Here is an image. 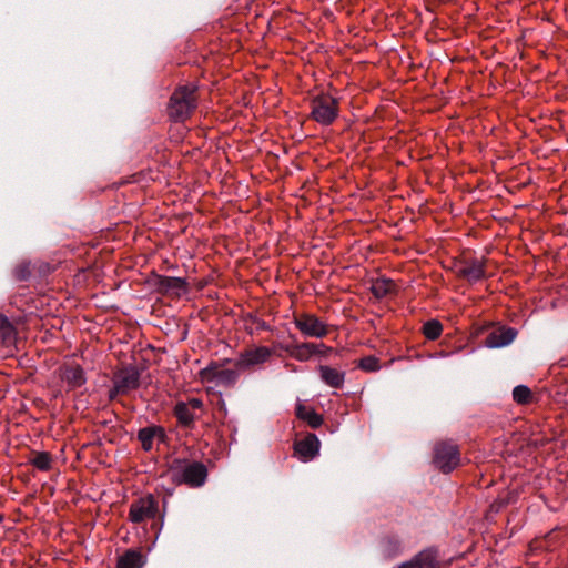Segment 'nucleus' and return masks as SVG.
I'll list each match as a JSON object with an SVG mask.
<instances>
[{
    "label": "nucleus",
    "mask_w": 568,
    "mask_h": 568,
    "mask_svg": "<svg viewBox=\"0 0 568 568\" xmlns=\"http://www.w3.org/2000/svg\"><path fill=\"white\" fill-rule=\"evenodd\" d=\"M485 260L471 258L460 262L456 266V274L470 283H477L486 276Z\"/></svg>",
    "instance_id": "10"
},
{
    "label": "nucleus",
    "mask_w": 568,
    "mask_h": 568,
    "mask_svg": "<svg viewBox=\"0 0 568 568\" xmlns=\"http://www.w3.org/2000/svg\"><path fill=\"white\" fill-rule=\"evenodd\" d=\"M311 108V118L322 125L332 124L338 116V101L329 94L314 97Z\"/></svg>",
    "instance_id": "3"
},
{
    "label": "nucleus",
    "mask_w": 568,
    "mask_h": 568,
    "mask_svg": "<svg viewBox=\"0 0 568 568\" xmlns=\"http://www.w3.org/2000/svg\"><path fill=\"white\" fill-rule=\"evenodd\" d=\"M290 355L298 361H307L315 353V345L312 343H304L296 346L285 348Z\"/></svg>",
    "instance_id": "22"
},
{
    "label": "nucleus",
    "mask_w": 568,
    "mask_h": 568,
    "mask_svg": "<svg viewBox=\"0 0 568 568\" xmlns=\"http://www.w3.org/2000/svg\"><path fill=\"white\" fill-rule=\"evenodd\" d=\"M358 366L366 372H376L379 369V361L374 356H366L359 361Z\"/></svg>",
    "instance_id": "27"
},
{
    "label": "nucleus",
    "mask_w": 568,
    "mask_h": 568,
    "mask_svg": "<svg viewBox=\"0 0 568 568\" xmlns=\"http://www.w3.org/2000/svg\"><path fill=\"white\" fill-rule=\"evenodd\" d=\"M398 568H438L437 550L434 548L423 549L410 560L400 564Z\"/></svg>",
    "instance_id": "12"
},
{
    "label": "nucleus",
    "mask_w": 568,
    "mask_h": 568,
    "mask_svg": "<svg viewBox=\"0 0 568 568\" xmlns=\"http://www.w3.org/2000/svg\"><path fill=\"white\" fill-rule=\"evenodd\" d=\"M434 465L443 473L454 470L460 463V453L453 442H439L434 447Z\"/></svg>",
    "instance_id": "5"
},
{
    "label": "nucleus",
    "mask_w": 568,
    "mask_h": 568,
    "mask_svg": "<svg viewBox=\"0 0 568 568\" xmlns=\"http://www.w3.org/2000/svg\"><path fill=\"white\" fill-rule=\"evenodd\" d=\"M16 277L20 281L27 280L31 275V268L29 263L19 265L14 271Z\"/></svg>",
    "instance_id": "28"
},
{
    "label": "nucleus",
    "mask_w": 568,
    "mask_h": 568,
    "mask_svg": "<svg viewBox=\"0 0 568 568\" xmlns=\"http://www.w3.org/2000/svg\"><path fill=\"white\" fill-rule=\"evenodd\" d=\"M60 376L70 388L81 387L87 382L84 371L78 364L68 365L61 368Z\"/></svg>",
    "instance_id": "15"
},
{
    "label": "nucleus",
    "mask_w": 568,
    "mask_h": 568,
    "mask_svg": "<svg viewBox=\"0 0 568 568\" xmlns=\"http://www.w3.org/2000/svg\"><path fill=\"white\" fill-rule=\"evenodd\" d=\"M3 520V515L0 514V523Z\"/></svg>",
    "instance_id": "29"
},
{
    "label": "nucleus",
    "mask_w": 568,
    "mask_h": 568,
    "mask_svg": "<svg viewBox=\"0 0 568 568\" xmlns=\"http://www.w3.org/2000/svg\"><path fill=\"white\" fill-rule=\"evenodd\" d=\"M199 378L205 384L233 387L239 379V373L234 369L223 368V365L217 362H212L199 372Z\"/></svg>",
    "instance_id": "4"
},
{
    "label": "nucleus",
    "mask_w": 568,
    "mask_h": 568,
    "mask_svg": "<svg viewBox=\"0 0 568 568\" xmlns=\"http://www.w3.org/2000/svg\"><path fill=\"white\" fill-rule=\"evenodd\" d=\"M296 328L307 337L322 338L328 334V326L318 317L310 313H301L294 316Z\"/></svg>",
    "instance_id": "7"
},
{
    "label": "nucleus",
    "mask_w": 568,
    "mask_h": 568,
    "mask_svg": "<svg viewBox=\"0 0 568 568\" xmlns=\"http://www.w3.org/2000/svg\"><path fill=\"white\" fill-rule=\"evenodd\" d=\"M296 416L306 422L312 428H318L323 424V416L321 414L302 404L296 406Z\"/></svg>",
    "instance_id": "18"
},
{
    "label": "nucleus",
    "mask_w": 568,
    "mask_h": 568,
    "mask_svg": "<svg viewBox=\"0 0 568 568\" xmlns=\"http://www.w3.org/2000/svg\"><path fill=\"white\" fill-rule=\"evenodd\" d=\"M517 335V331L511 327H498L491 331L485 339V345L489 348H499L510 344Z\"/></svg>",
    "instance_id": "14"
},
{
    "label": "nucleus",
    "mask_w": 568,
    "mask_h": 568,
    "mask_svg": "<svg viewBox=\"0 0 568 568\" xmlns=\"http://www.w3.org/2000/svg\"><path fill=\"white\" fill-rule=\"evenodd\" d=\"M295 454L302 462L312 460L320 450V440L314 434L307 435L294 445Z\"/></svg>",
    "instance_id": "13"
},
{
    "label": "nucleus",
    "mask_w": 568,
    "mask_h": 568,
    "mask_svg": "<svg viewBox=\"0 0 568 568\" xmlns=\"http://www.w3.org/2000/svg\"><path fill=\"white\" fill-rule=\"evenodd\" d=\"M160 509L159 499L152 494L142 495L129 506L128 520L139 525L156 518H163Z\"/></svg>",
    "instance_id": "2"
},
{
    "label": "nucleus",
    "mask_w": 568,
    "mask_h": 568,
    "mask_svg": "<svg viewBox=\"0 0 568 568\" xmlns=\"http://www.w3.org/2000/svg\"><path fill=\"white\" fill-rule=\"evenodd\" d=\"M318 374L322 382L332 388H342L345 383V372L342 369L328 365H320Z\"/></svg>",
    "instance_id": "16"
},
{
    "label": "nucleus",
    "mask_w": 568,
    "mask_h": 568,
    "mask_svg": "<svg viewBox=\"0 0 568 568\" xmlns=\"http://www.w3.org/2000/svg\"><path fill=\"white\" fill-rule=\"evenodd\" d=\"M272 351L266 346H258L255 348L242 352L236 361V367L241 369L248 368L268 361Z\"/></svg>",
    "instance_id": "11"
},
{
    "label": "nucleus",
    "mask_w": 568,
    "mask_h": 568,
    "mask_svg": "<svg viewBox=\"0 0 568 568\" xmlns=\"http://www.w3.org/2000/svg\"><path fill=\"white\" fill-rule=\"evenodd\" d=\"M113 383L114 386L110 390V398H114L118 394H126L136 389L140 385V374L135 367H125L114 376Z\"/></svg>",
    "instance_id": "8"
},
{
    "label": "nucleus",
    "mask_w": 568,
    "mask_h": 568,
    "mask_svg": "<svg viewBox=\"0 0 568 568\" xmlns=\"http://www.w3.org/2000/svg\"><path fill=\"white\" fill-rule=\"evenodd\" d=\"M30 463L37 469L47 471L52 466V457L51 454L48 452H37L33 454L32 458L30 459Z\"/></svg>",
    "instance_id": "24"
},
{
    "label": "nucleus",
    "mask_w": 568,
    "mask_h": 568,
    "mask_svg": "<svg viewBox=\"0 0 568 568\" xmlns=\"http://www.w3.org/2000/svg\"><path fill=\"white\" fill-rule=\"evenodd\" d=\"M443 332V325L439 321L432 320L424 324L423 334L427 339L435 341L437 339Z\"/></svg>",
    "instance_id": "25"
},
{
    "label": "nucleus",
    "mask_w": 568,
    "mask_h": 568,
    "mask_svg": "<svg viewBox=\"0 0 568 568\" xmlns=\"http://www.w3.org/2000/svg\"><path fill=\"white\" fill-rule=\"evenodd\" d=\"M155 436H164L163 429L161 427H144L139 430L138 438L141 442L142 448L145 452L152 449Z\"/></svg>",
    "instance_id": "19"
},
{
    "label": "nucleus",
    "mask_w": 568,
    "mask_h": 568,
    "mask_svg": "<svg viewBox=\"0 0 568 568\" xmlns=\"http://www.w3.org/2000/svg\"><path fill=\"white\" fill-rule=\"evenodd\" d=\"M160 287L165 292L186 291V282L181 277L161 276L159 280Z\"/></svg>",
    "instance_id": "20"
},
{
    "label": "nucleus",
    "mask_w": 568,
    "mask_h": 568,
    "mask_svg": "<svg viewBox=\"0 0 568 568\" xmlns=\"http://www.w3.org/2000/svg\"><path fill=\"white\" fill-rule=\"evenodd\" d=\"M197 87L193 83L180 85L168 103V115L175 122L185 121L197 106Z\"/></svg>",
    "instance_id": "1"
},
{
    "label": "nucleus",
    "mask_w": 568,
    "mask_h": 568,
    "mask_svg": "<svg viewBox=\"0 0 568 568\" xmlns=\"http://www.w3.org/2000/svg\"><path fill=\"white\" fill-rule=\"evenodd\" d=\"M144 565V558L139 550H126L116 562V568H142Z\"/></svg>",
    "instance_id": "17"
},
{
    "label": "nucleus",
    "mask_w": 568,
    "mask_h": 568,
    "mask_svg": "<svg viewBox=\"0 0 568 568\" xmlns=\"http://www.w3.org/2000/svg\"><path fill=\"white\" fill-rule=\"evenodd\" d=\"M395 290V284L388 278H377L372 283L371 291L377 298H383Z\"/></svg>",
    "instance_id": "21"
},
{
    "label": "nucleus",
    "mask_w": 568,
    "mask_h": 568,
    "mask_svg": "<svg viewBox=\"0 0 568 568\" xmlns=\"http://www.w3.org/2000/svg\"><path fill=\"white\" fill-rule=\"evenodd\" d=\"M174 477L176 483H183L191 487H200L205 483L207 469L199 462H178V466L174 467Z\"/></svg>",
    "instance_id": "6"
},
{
    "label": "nucleus",
    "mask_w": 568,
    "mask_h": 568,
    "mask_svg": "<svg viewBox=\"0 0 568 568\" xmlns=\"http://www.w3.org/2000/svg\"><path fill=\"white\" fill-rule=\"evenodd\" d=\"M203 408V402L199 398H191L186 402H179L174 406V415L182 427L192 428L197 415L196 412Z\"/></svg>",
    "instance_id": "9"
},
{
    "label": "nucleus",
    "mask_w": 568,
    "mask_h": 568,
    "mask_svg": "<svg viewBox=\"0 0 568 568\" xmlns=\"http://www.w3.org/2000/svg\"><path fill=\"white\" fill-rule=\"evenodd\" d=\"M513 398L517 404H529L532 400V393L529 387L518 385L513 390Z\"/></svg>",
    "instance_id": "26"
},
{
    "label": "nucleus",
    "mask_w": 568,
    "mask_h": 568,
    "mask_svg": "<svg viewBox=\"0 0 568 568\" xmlns=\"http://www.w3.org/2000/svg\"><path fill=\"white\" fill-rule=\"evenodd\" d=\"M16 339V328L10 321L0 314V341L3 344H11Z\"/></svg>",
    "instance_id": "23"
}]
</instances>
